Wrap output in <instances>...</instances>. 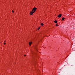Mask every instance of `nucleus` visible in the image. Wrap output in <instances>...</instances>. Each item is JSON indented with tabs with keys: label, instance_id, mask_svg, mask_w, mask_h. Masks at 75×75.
Masks as SVG:
<instances>
[{
	"label": "nucleus",
	"instance_id": "1",
	"mask_svg": "<svg viewBox=\"0 0 75 75\" xmlns=\"http://www.w3.org/2000/svg\"><path fill=\"white\" fill-rule=\"evenodd\" d=\"M36 10H37V8L35 7L33 9L32 11L30 12V15H32L34 13H35V11H36Z\"/></svg>",
	"mask_w": 75,
	"mask_h": 75
},
{
	"label": "nucleus",
	"instance_id": "2",
	"mask_svg": "<svg viewBox=\"0 0 75 75\" xmlns=\"http://www.w3.org/2000/svg\"><path fill=\"white\" fill-rule=\"evenodd\" d=\"M62 16V15H61V14H60L58 16V17H59V18H60V17H61Z\"/></svg>",
	"mask_w": 75,
	"mask_h": 75
},
{
	"label": "nucleus",
	"instance_id": "3",
	"mask_svg": "<svg viewBox=\"0 0 75 75\" xmlns=\"http://www.w3.org/2000/svg\"><path fill=\"white\" fill-rule=\"evenodd\" d=\"M32 44V42H30L29 43V45L30 46H31V45Z\"/></svg>",
	"mask_w": 75,
	"mask_h": 75
},
{
	"label": "nucleus",
	"instance_id": "4",
	"mask_svg": "<svg viewBox=\"0 0 75 75\" xmlns=\"http://www.w3.org/2000/svg\"><path fill=\"white\" fill-rule=\"evenodd\" d=\"M54 22L55 23H57V21L56 20H55V21H54Z\"/></svg>",
	"mask_w": 75,
	"mask_h": 75
},
{
	"label": "nucleus",
	"instance_id": "5",
	"mask_svg": "<svg viewBox=\"0 0 75 75\" xmlns=\"http://www.w3.org/2000/svg\"><path fill=\"white\" fill-rule=\"evenodd\" d=\"M64 19H65V18H62V20H64Z\"/></svg>",
	"mask_w": 75,
	"mask_h": 75
},
{
	"label": "nucleus",
	"instance_id": "6",
	"mask_svg": "<svg viewBox=\"0 0 75 75\" xmlns=\"http://www.w3.org/2000/svg\"><path fill=\"white\" fill-rule=\"evenodd\" d=\"M41 25H42V26H43L44 25V24H43L42 23L41 24Z\"/></svg>",
	"mask_w": 75,
	"mask_h": 75
},
{
	"label": "nucleus",
	"instance_id": "7",
	"mask_svg": "<svg viewBox=\"0 0 75 75\" xmlns=\"http://www.w3.org/2000/svg\"><path fill=\"white\" fill-rule=\"evenodd\" d=\"M56 26H58V24H57L56 25Z\"/></svg>",
	"mask_w": 75,
	"mask_h": 75
},
{
	"label": "nucleus",
	"instance_id": "8",
	"mask_svg": "<svg viewBox=\"0 0 75 75\" xmlns=\"http://www.w3.org/2000/svg\"><path fill=\"white\" fill-rule=\"evenodd\" d=\"M40 28H39L38 29V30H39L40 29Z\"/></svg>",
	"mask_w": 75,
	"mask_h": 75
},
{
	"label": "nucleus",
	"instance_id": "9",
	"mask_svg": "<svg viewBox=\"0 0 75 75\" xmlns=\"http://www.w3.org/2000/svg\"><path fill=\"white\" fill-rule=\"evenodd\" d=\"M4 45H5L6 44V43H4Z\"/></svg>",
	"mask_w": 75,
	"mask_h": 75
},
{
	"label": "nucleus",
	"instance_id": "10",
	"mask_svg": "<svg viewBox=\"0 0 75 75\" xmlns=\"http://www.w3.org/2000/svg\"><path fill=\"white\" fill-rule=\"evenodd\" d=\"M12 12H13V13H14V11H13V10Z\"/></svg>",
	"mask_w": 75,
	"mask_h": 75
},
{
	"label": "nucleus",
	"instance_id": "11",
	"mask_svg": "<svg viewBox=\"0 0 75 75\" xmlns=\"http://www.w3.org/2000/svg\"><path fill=\"white\" fill-rule=\"evenodd\" d=\"M25 57L26 56V55H24Z\"/></svg>",
	"mask_w": 75,
	"mask_h": 75
},
{
	"label": "nucleus",
	"instance_id": "12",
	"mask_svg": "<svg viewBox=\"0 0 75 75\" xmlns=\"http://www.w3.org/2000/svg\"><path fill=\"white\" fill-rule=\"evenodd\" d=\"M5 42H6V41H5Z\"/></svg>",
	"mask_w": 75,
	"mask_h": 75
}]
</instances>
